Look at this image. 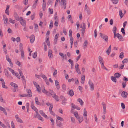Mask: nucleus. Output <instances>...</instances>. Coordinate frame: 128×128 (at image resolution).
<instances>
[{"mask_svg":"<svg viewBox=\"0 0 128 128\" xmlns=\"http://www.w3.org/2000/svg\"><path fill=\"white\" fill-rule=\"evenodd\" d=\"M116 37L120 41H122L124 40V39L122 36L119 33H117L116 34V35L115 36L114 35V38H116Z\"/></svg>","mask_w":128,"mask_h":128,"instance_id":"f257e3e1","label":"nucleus"},{"mask_svg":"<svg viewBox=\"0 0 128 128\" xmlns=\"http://www.w3.org/2000/svg\"><path fill=\"white\" fill-rule=\"evenodd\" d=\"M100 35L101 38L104 40L106 42H108V36L104 34H103L101 33H100Z\"/></svg>","mask_w":128,"mask_h":128,"instance_id":"f03ea898","label":"nucleus"},{"mask_svg":"<svg viewBox=\"0 0 128 128\" xmlns=\"http://www.w3.org/2000/svg\"><path fill=\"white\" fill-rule=\"evenodd\" d=\"M31 107L32 109L34 110L37 114L38 112V110L37 108L34 106V103L33 102H31Z\"/></svg>","mask_w":128,"mask_h":128,"instance_id":"7ed1b4c3","label":"nucleus"},{"mask_svg":"<svg viewBox=\"0 0 128 128\" xmlns=\"http://www.w3.org/2000/svg\"><path fill=\"white\" fill-rule=\"evenodd\" d=\"M22 17H20V18L21 19V20H20V22L21 24L24 26H26V22L25 20H23L22 19Z\"/></svg>","mask_w":128,"mask_h":128,"instance_id":"20e7f679","label":"nucleus"},{"mask_svg":"<svg viewBox=\"0 0 128 128\" xmlns=\"http://www.w3.org/2000/svg\"><path fill=\"white\" fill-rule=\"evenodd\" d=\"M102 105L103 107V113L104 114H105L106 112V104L104 102H102Z\"/></svg>","mask_w":128,"mask_h":128,"instance_id":"39448f33","label":"nucleus"},{"mask_svg":"<svg viewBox=\"0 0 128 128\" xmlns=\"http://www.w3.org/2000/svg\"><path fill=\"white\" fill-rule=\"evenodd\" d=\"M88 84L89 86H90L91 90H93L94 88V84L90 80H89Z\"/></svg>","mask_w":128,"mask_h":128,"instance_id":"423d86ee","label":"nucleus"},{"mask_svg":"<svg viewBox=\"0 0 128 128\" xmlns=\"http://www.w3.org/2000/svg\"><path fill=\"white\" fill-rule=\"evenodd\" d=\"M50 92L47 91L46 94L48 96H52L54 92L52 90H50Z\"/></svg>","mask_w":128,"mask_h":128,"instance_id":"0eeeda50","label":"nucleus"},{"mask_svg":"<svg viewBox=\"0 0 128 128\" xmlns=\"http://www.w3.org/2000/svg\"><path fill=\"white\" fill-rule=\"evenodd\" d=\"M52 97L54 98L57 102H58L59 101V99L58 98L59 97L56 95V94L54 92L53 94H52Z\"/></svg>","mask_w":128,"mask_h":128,"instance_id":"6e6552de","label":"nucleus"},{"mask_svg":"<svg viewBox=\"0 0 128 128\" xmlns=\"http://www.w3.org/2000/svg\"><path fill=\"white\" fill-rule=\"evenodd\" d=\"M6 60L9 63L10 66L11 67H13V65L12 62L11 61V60L8 57H7V56L6 57Z\"/></svg>","mask_w":128,"mask_h":128,"instance_id":"1a4fd4ad","label":"nucleus"},{"mask_svg":"<svg viewBox=\"0 0 128 128\" xmlns=\"http://www.w3.org/2000/svg\"><path fill=\"white\" fill-rule=\"evenodd\" d=\"M122 96L124 98H126L128 95V93L125 91H123L121 94Z\"/></svg>","mask_w":128,"mask_h":128,"instance_id":"9d476101","label":"nucleus"},{"mask_svg":"<svg viewBox=\"0 0 128 128\" xmlns=\"http://www.w3.org/2000/svg\"><path fill=\"white\" fill-rule=\"evenodd\" d=\"M36 116H34V117L36 118L37 117L39 120H41L42 121H43V118L40 116V115L38 114V112L37 114L36 113Z\"/></svg>","mask_w":128,"mask_h":128,"instance_id":"9b49d317","label":"nucleus"},{"mask_svg":"<svg viewBox=\"0 0 128 128\" xmlns=\"http://www.w3.org/2000/svg\"><path fill=\"white\" fill-rule=\"evenodd\" d=\"M30 42L31 43H32L35 40L34 36V35H32L30 36Z\"/></svg>","mask_w":128,"mask_h":128,"instance_id":"f8f14e48","label":"nucleus"},{"mask_svg":"<svg viewBox=\"0 0 128 128\" xmlns=\"http://www.w3.org/2000/svg\"><path fill=\"white\" fill-rule=\"evenodd\" d=\"M14 17L16 19V20L18 21L20 19V18H19L18 14L16 12H14Z\"/></svg>","mask_w":128,"mask_h":128,"instance_id":"ddd939ff","label":"nucleus"},{"mask_svg":"<svg viewBox=\"0 0 128 128\" xmlns=\"http://www.w3.org/2000/svg\"><path fill=\"white\" fill-rule=\"evenodd\" d=\"M48 56L49 58H52L53 56L52 54V51L51 50H49L48 51Z\"/></svg>","mask_w":128,"mask_h":128,"instance_id":"4468645a","label":"nucleus"},{"mask_svg":"<svg viewBox=\"0 0 128 128\" xmlns=\"http://www.w3.org/2000/svg\"><path fill=\"white\" fill-rule=\"evenodd\" d=\"M39 112L45 118H48L47 116L45 114V113L43 112L42 110H40L39 111Z\"/></svg>","mask_w":128,"mask_h":128,"instance_id":"2eb2a0df","label":"nucleus"},{"mask_svg":"<svg viewBox=\"0 0 128 128\" xmlns=\"http://www.w3.org/2000/svg\"><path fill=\"white\" fill-rule=\"evenodd\" d=\"M35 102L36 104L39 105H41V103L38 101V97H36L35 98Z\"/></svg>","mask_w":128,"mask_h":128,"instance_id":"dca6fc26","label":"nucleus"},{"mask_svg":"<svg viewBox=\"0 0 128 128\" xmlns=\"http://www.w3.org/2000/svg\"><path fill=\"white\" fill-rule=\"evenodd\" d=\"M56 123L57 124V126L59 127H61L62 126V125L61 122L59 121L56 120Z\"/></svg>","mask_w":128,"mask_h":128,"instance_id":"f3484780","label":"nucleus"},{"mask_svg":"<svg viewBox=\"0 0 128 128\" xmlns=\"http://www.w3.org/2000/svg\"><path fill=\"white\" fill-rule=\"evenodd\" d=\"M10 85L11 86L14 87L15 88H16L18 87L17 85L15 83L12 82L10 83Z\"/></svg>","mask_w":128,"mask_h":128,"instance_id":"a211bd4d","label":"nucleus"},{"mask_svg":"<svg viewBox=\"0 0 128 128\" xmlns=\"http://www.w3.org/2000/svg\"><path fill=\"white\" fill-rule=\"evenodd\" d=\"M38 1V0H36L35 2L33 4L32 6L33 8H34L36 7Z\"/></svg>","mask_w":128,"mask_h":128,"instance_id":"6ab92c4d","label":"nucleus"},{"mask_svg":"<svg viewBox=\"0 0 128 128\" xmlns=\"http://www.w3.org/2000/svg\"><path fill=\"white\" fill-rule=\"evenodd\" d=\"M117 30V28L116 27V26H114L113 27L112 31L113 32V33L114 34V35L115 36L116 35V31Z\"/></svg>","mask_w":128,"mask_h":128,"instance_id":"aec40b11","label":"nucleus"},{"mask_svg":"<svg viewBox=\"0 0 128 128\" xmlns=\"http://www.w3.org/2000/svg\"><path fill=\"white\" fill-rule=\"evenodd\" d=\"M27 90L29 96L30 97H31L32 96L31 90L28 89Z\"/></svg>","mask_w":128,"mask_h":128,"instance_id":"412c9836","label":"nucleus"},{"mask_svg":"<svg viewBox=\"0 0 128 128\" xmlns=\"http://www.w3.org/2000/svg\"><path fill=\"white\" fill-rule=\"evenodd\" d=\"M68 94L70 96H73L74 94L73 90H70Z\"/></svg>","mask_w":128,"mask_h":128,"instance_id":"4be33fe9","label":"nucleus"},{"mask_svg":"<svg viewBox=\"0 0 128 128\" xmlns=\"http://www.w3.org/2000/svg\"><path fill=\"white\" fill-rule=\"evenodd\" d=\"M114 76L116 78H118L121 76V74L118 72H116L114 74Z\"/></svg>","mask_w":128,"mask_h":128,"instance_id":"5701e85b","label":"nucleus"},{"mask_svg":"<svg viewBox=\"0 0 128 128\" xmlns=\"http://www.w3.org/2000/svg\"><path fill=\"white\" fill-rule=\"evenodd\" d=\"M77 101L79 102L81 106L83 105L84 102L80 98H78L77 99Z\"/></svg>","mask_w":128,"mask_h":128,"instance_id":"b1692460","label":"nucleus"},{"mask_svg":"<svg viewBox=\"0 0 128 128\" xmlns=\"http://www.w3.org/2000/svg\"><path fill=\"white\" fill-rule=\"evenodd\" d=\"M46 2L44 3V2H43V4H42V8L43 10V11L45 10V9H46Z\"/></svg>","mask_w":128,"mask_h":128,"instance_id":"393cba45","label":"nucleus"},{"mask_svg":"<svg viewBox=\"0 0 128 128\" xmlns=\"http://www.w3.org/2000/svg\"><path fill=\"white\" fill-rule=\"evenodd\" d=\"M65 2H63L62 4V5H63L64 6V9H66V0H65Z\"/></svg>","mask_w":128,"mask_h":128,"instance_id":"a878e982","label":"nucleus"},{"mask_svg":"<svg viewBox=\"0 0 128 128\" xmlns=\"http://www.w3.org/2000/svg\"><path fill=\"white\" fill-rule=\"evenodd\" d=\"M111 79L112 80L115 82H116V78L113 76H112L111 77Z\"/></svg>","mask_w":128,"mask_h":128,"instance_id":"bb28decb","label":"nucleus"},{"mask_svg":"<svg viewBox=\"0 0 128 128\" xmlns=\"http://www.w3.org/2000/svg\"><path fill=\"white\" fill-rule=\"evenodd\" d=\"M98 59L99 62L100 64H101L102 62H103V60L101 56H99L98 57Z\"/></svg>","mask_w":128,"mask_h":128,"instance_id":"cd10ccee","label":"nucleus"},{"mask_svg":"<svg viewBox=\"0 0 128 128\" xmlns=\"http://www.w3.org/2000/svg\"><path fill=\"white\" fill-rule=\"evenodd\" d=\"M119 15L120 16L121 18H122L124 16V14L122 13V10H120L119 11Z\"/></svg>","mask_w":128,"mask_h":128,"instance_id":"c85d7f7f","label":"nucleus"},{"mask_svg":"<svg viewBox=\"0 0 128 128\" xmlns=\"http://www.w3.org/2000/svg\"><path fill=\"white\" fill-rule=\"evenodd\" d=\"M127 62H128V58H125L122 61V63L123 64H124V63H126Z\"/></svg>","mask_w":128,"mask_h":128,"instance_id":"c756f323","label":"nucleus"},{"mask_svg":"<svg viewBox=\"0 0 128 128\" xmlns=\"http://www.w3.org/2000/svg\"><path fill=\"white\" fill-rule=\"evenodd\" d=\"M2 84V86L3 88H4L6 89H7L8 88L7 86H6L5 85V82H3Z\"/></svg>","mask_w":128,"mask_h":128,"instance_id":"7c9ffc66","label":"nucleus"},{"mask_svg":"<svg viewBox=\"0 0 128 128\" xmlns=\"http://www.w3.org/2000/svg\"><path fill=\"white\" fill-rule=\"evenodd\" d=\"M83 117L82 116H80L78 120L79 122L80 123L83 121Z\"/></svg>","mask_w":128,"mask_h":128,"instance_id":"2f4dec72","label":"nucleus"},{"mask_svg":"<svg viewBox=\"0 0 128 128\" xmlns=\"http://www.w3.org/2000/svg\"><path fill=\"white\" fill-rule=\"evenodd\" d=\"M20 50V51H23V50L22 44V43H20L19 45Z\"/></svg>","mask_w":128,"mask_h":128,"instance_id":"473e14b6","label":"nucleus"},{"mask_svg":"<svg viewBox=\"0 0 128 128\" xmlns=\"http://www.w3.org/2000/svg\"><path fill=\"white\" fill-rule=\"evenodd\" d=\"M124 53L123 52H121L120 55L119 57L121 59L123 58L124 57Z\"/></svg>","mask_w":128,"mask_h":128,"instance_id":"72a5a7b5","label":"nucleus"},{"mask_svg":"<svg viewBox=\"0 0 128 128\" xmlns=\"http://www.w3.org/2000/svg\"><path fill=\"white\" fill-rule=\"evenodd\" d=\"M34 28H35V30L36 32L37 31V30H38V26L37 24H34Z\"/></svg>","mask_w":128,"mask_h":128,"instance_id":"f704fd0d","label":"nucleus"},{"mask_svg":"<svg viewBox=\"0 0 128 128\" xmlns=\"http://www.w3.org/2000/svg\"><path fill=\"white\" fill-rule=\"evenodd\" d=\"M84 116H86L87 114V112L86 111L85 108L84 109Z\"/></svg>","mask_w":128,"mask_h":128,"instance_id":"c9c22d12","label":"nucleus"},{"mask_svg":"<svg viewBox=\"0 0 128 128\" xmlns=\"http://www.w3.org/2000/svg\"><path fill=\"white\" fill-rule=\"evenodd\" d=\"M59 35V34H56V35L55 36V37H54V39L55 40H56V42H57V40L58 38V36Z\"/></svg>","mask_w":128,"mask_h":128,"instance_id":"e433bc0d","label":"nucleus"},{"mask_svg":"<svg viewBox=\"0 0 128 128\" xmlns=\"http://www.w3.org/2000/svg\"><path fill=\"white\" fill-rule=\"evenodd\" d=\"M53 24V22H52V20H51L50 21V22L49 25V28L50 29H52V28Z\"/></svg>","mask_w":128,"mask_h":128,"instance_id":"4c0bfd02","label":"nucleus"},{"mask_svg":"<svg viewBox=\"0 0 128 128\" xmlns=\"http://www.w3.org/2000/svg\"><path fill=\"white\" fill-rule=\"evenodd\" d=\"M9 22L11 23L14 24L15 22V20H12V19L10 18H9Z\"/></svg>","mask_w":128,"mask_h":128,"instance_id":"58836bf2","label":"nucleus"},{"mask_svg":"<svg viewBox=\"0 0 128 128\" xmlns=\"http://www.w3.org/2000/svg\"><path fill=\"white\" fill-rule=\"evenodd\" d=\"M8 70L12 72V73L13 74H14L15 73H14V71L12 68H8Z\"/></svg>","mask_w":128,"mask_h":128,"instance_id":"ea45409f","label":"nucleus"},{"mask_svg":"<svg viewBox=\"0 0 128 128\" xmlns=\"http://www.w3.org/2000/svg\"><path fill=\"white\" fill-rule=\"evenodd\" d=\"M21 55L22 56V57L23 58V59L24 58V51H21Z\"/></svg>","mask_w":128,"mask_h":128,"instance_id":"a19ab883","label":"nucleus"},{"mask_svg":"<svg viewBox=\"0 0 128 128\" xmlns=\"http://www.w3.org/2000/svg\"><path fill=\"white\" fill-rule=\"evenodd\" d=\"M57 119L58 120H60L61 121H64V119L61 117L59 116H58L57 117Z\"/></svg>","mask_w":128,"mask_h":128,"instance_id":"79ce46f5","label":"nucleus"},{"mask_svg":"<svg viewBox=\"0 0 128 128\" xmlns=\"http://www.w3.org/2000/svg\"><path fill=\"white\" fill-rule=\"evenodd\" d=\"M72 32L71 30H69V36H72Z\"/></svg>","mask_w":128,"mask_h":128,"instance_id":"37998d69","label":"nucleus"},{"mask_svg":"<svg viewBox=\"0 0 128 128\" xmlns=\"http://www.w3.org/2000/svg\"><path fill=\"white\" fill-rule=\"evenodd\" d=\"M17 121L18 122L21 123H22L23 122L22 120L19 118L17 120Z\"/></svg>","mask_w":128,"mask_h":128,"instance_id":"c03bdc74","label":"nucleus"},{"mask_svg":"<svg viewBox=\"0 0 128 128\" xmlns=\"http://www.w3.org/2000/svg\"><path fill=\"white\" fill-rule=\"evenodd\" d=\"M121 32L123 34H124V35H125V30L124 28H122L121 29Z\"/></svg>","mask_w":128,"mask_h":128,"instance_id":"a18cd8bd","label":"nucleus"},{"mask_svg":"<svg viewBox=\"0 0 128 128\" xmlns=\"http://www.w3.org/2000/svg\"><path fill=\"white\" fill-rule=\"evenodd\" d=\"M23 2L25 5H26L28 4V0H24L23 1Z\"/></svg>","mask_w":128,"mask_h":128,"instance_id":"49530a36","label":"nucleus"},{"mask_svg":"<svg viewBox=\"0 0 128 128\" xmlns=\"http://www.w3.org/2000/svg\"><path fill=\"white\" fill-rule=\"evenodd\" d=\"M66 86L64 84H63L62 85V88L64 90H65L66 88Z\"/></svg>","mask_w":128,"mask_h":128,"instance_id":"de8ad7c7","label":"nucleus"},{"mask_svg":"<svg viewBox=\"0 0 128 128\" xmlns=\"http://www.w3.org/2000/svg\"><path fill=\"white\" fill-rule=\"evenodd\" d=\"M121 106L122 108L123 109L125 108V105L122 102L121 103Z\"/></svg>","mask_w":128,"mask_h":128,"instance_id":"09e8293b","label":"nucleus"},{"mask_svg":"<svg viewBox=\"0 0 128 128\" xmlns=\"http://www.w3.org/2000/svg\"><path fill=\"white\" fill-rule=\"evenodd\" d=\"M14 74L18 78V79H20V76L18 73H15Z\"/></svg>","mask_w":128,"mask_h":128,"instance_id":"8fccbe9b","label":"nucleus"},{"mask_svg":"<svg viewBox=\"0 0 128 128\" xmlns=\"http://www.w3.org/2000/svg\"><path fill=\"white\" fill-rule=\"evenodd\" d=\"M122 86L123 88H125L126 85V82H123L122 84Z\"/></svg>","mask_w":128,"mask_h":128,"instance_id":"3c124183","label":"nucleus"},{"mask_svg":"<svg viewBox=\"0 0 128 128\" xmlns=\"http://www.w3.org/2000/svg\"><path fill=\"white\" fill-rule=\"evenodd\" d=\"M118 0H113L112 2L114 4H116L118 3Z\"/></svg>","mask_w":128,"mask_h":128,"instance_id":"603ef678","label":"nucleus"},{"mask_svg":"<svg viewBox=\"0 0 128 128\" xmlns=\"http://www.w3.org/2000/svg\"><path fill=\"white\" fill-rule=\"evenodd\" d=\"M55 85L56 86H58V85H59V83L57 80H56L55 81Z\"/></svg>","mask_w":128,"mask_h":128,"instance_id":"864d4df0","label":"nucleus"},{"mask_svg":"<svg viewBox=\"0 0 128 128\" xmlns=\"http://www.w3.org/2000/svg\"><path fill=\"white\" fill-rule=\"evenodd\" d=\"M35 16V14L34 13L31 16V18L32 20H33Z\"/></svg>","mask_w":128,"mask_h":128,"instance_id":"5fc2aeb1","label":"nucleus"},{"mask_svg":"<svg viewBox=\"0 0 128 128\" xmlns=\"http://www.w3.org/2000/svg\"><path fill=\"white\" fill-rule=\"evenodd\" d=\"M48 11L49 12H50V14H53V9L52 10L50 8H49L48 9Z\"/></svg>","mask_w":128,"mask_h":128,"instance_id":"6e6d98bb","label":"nucleus"},{"mask_svg":"<svg viewBox=\"0 0 128 128\" xmlns=\"http://www.w3.org/2000/svg\"><path fill=\"white\" fill-rule=\"evenodd\" d=\"M8 32V33H10L12 32V30L10 29V28H9L7 30Z\"/></svg>","mask_w":128,"mask_h":128,"instance_id":"4d7b16f0","label":"nucleus"},{"mask_svg":"<svg viewBox=\"0 0 128 128\" xmlns=\"http://www.w3.org/2000/svg\"><path fill=\"white\" fill-rule=\"evenodd\" d=\"M37 55V52H35L34 54L33 58H36Z\"/></svg>","mask_w":128,"mask_h":128,"instance_id":"13d9d810","label":"nucleus"},{"mask_svg":"<svg viewBox=\"0 0 128 128\" xmlns=\"http://www.w3.org/2000/svg\"><path fill=\"white\" fill-rule=\"evenodd\" d=\"M76 70L77 73H78L79 74H80V71L79 68L76 69Z\"/></svg>","mask_w":128,"mask_h":128,"instance_id":"bf43d9fd","label":"nucleus"},{"mask_svg":"<svg viewBox=\"0 0 128 128\" xmlns=\"http://www.w3.org/2000/svg\"><path fill=\"white\" fill-rule=\"evenodd\" d=\"M22 83L24 85H26V80L25 79V78L22 79Z\"/></svg>","mask_w":128,"mask_h":128,"instance_id":"052dcab7","label":"nucleus"},{"mask_svg":"<svg viewBox=\"0 0 128 128\" xmlns=\"http://www.w3.org/2000/svg\"><path fill=\"white\" fill-rule=\"evenodd\" d=\"M88 44V41L86 40L84 41V45L85 46H87Z\"/></svg>","mask_w":128,"mask_h":128,"instance_id":"680f3d73","label":"nucleus"},{"mask_svg":"<svg viewBox=\"0 0 128 128\" xmlns=\"http://www.w3.org/2000/svg\"><path fill=\"white\" fill-rule=\"evenodd\" d=\"M90 9L88 7L87 5L86 4L85 6V10H89Z\"/></svg>","mask_w":128,"mask_h":128,"instance_id":"e2e57ef3","label":"nucleus"},{"mask_svg":"<svg viewBox=\"0 0 128 128\" xmlns=\"http://www.w3.org/2000/svg\"><path fill=\"white\" fill-rule=\"evenodd\" d=\"M52 0H48V2L47 3L48 5L52 4Z\"/></svg>","mask_w":128,"mask_h":128,"instance_id":"0e129e2a","label":"nucleus"},{"mask_svg":"<svg viewBox=\"0 0 128 128\" xmlns=\"http://www.w3.org/2000/svg\"><path fill=\"white\" fill-rule=\"evenodd\" d=\"M94 37L96 38L97 36V32L96 31V29H95L94 31Z\"/></svg>","mask_w":128,"mask_h":128,"instance_id":"69168bd1","label":"nucleus"},{"mask_svg":"<svg viewBox=\"0 0 128 128\" xmlns=\"http://www.w3.org/2000/svg\"><path fill=\"white\" fill-rule=\"evenodd\" d=\"M127 23V22L126 21L124 22L123 24V26L124 28H125L126 26V24Z\"/></svg>","mask_w":128,"mask_h":128,"instance_id":"338daca9","label":"nucleus"},{"mask_svg":"<svg viewBox=\"0 0 128 128\" xmlns=\"http://www.w3.org/2000/svg\"><path fill=\"white\" fill-rule=\"evenodd\" d=\"M50 120L51 122H52V124L53 125H54V121L53 119L52 118H51L50 119Z\"/></svg>","mask_w":128,"mask_h":128,"instance_id":"774afa93","label":"nucleus"}]
</instances>
